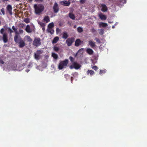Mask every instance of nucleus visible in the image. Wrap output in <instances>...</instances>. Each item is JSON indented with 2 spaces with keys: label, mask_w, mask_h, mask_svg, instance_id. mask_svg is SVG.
<instances>
[{
  "label": "nucleus",
  "mask_w": 147,
  "mask_h": 147,
  "mask_svg": "<svg viewBox=\"0 0 147 147\" xmlns=\"http://www.w3.org/2000/svg\"><path fill=\"white\" fill-rule=\"evenodd\" d=\"M14 40L16 43L19 44V47L20 48H23L26 45L24 41L20 36L15 35Z\"/></svg>",
  "instance_id": "obj_1"
},
{
  "label": "nucleus",
  "mask_w": 147,
  "mask_h": 147,
  "mask_svg": "<svg viewBox=\"0 0 147 147\" xmlns=\"http://www.w3.org/2000/svg\"><path fill=\"white\" fill-rule=\"evenodd\" d=\"M35 12L36 14H40L44 10V6L42 4H35L34 6Z\"/></svg>",
  "instance_id": "obj_2"
},
{
  "label": "nucleus",
  "mask_w": 147,
  "mask_h": 147,
  "mask_svg": "<svg viewBox=\"0 0 147 147\" xmlns=\"http://www.w3.org/2000/svg\"><path fill=\"white\" fill-rule=\"evenodd\" d=\"M68 63V60L67 59L60 61L59 64L58 68L59 69H62L64 68H65Z\"/></svg>",
  "instance_id": "obj_3"
},
{
  "label": "nucleus",
  "mask_w": 147,
  "mask_h": 147,
  "mask_svg": "<svg viewBox=\"0 0 147 147\" xmlns=\"http://www.w3.org/2000/svg\"><path fill=\"white\" fill-rule=\"evenodd\" d=\"M54 27V24L53 22L50 23L48 26V28L47 31L49 33H50L51 34H53L54 31L52 29V28Z\"/></svg>",
  "instance_id": "obj_4"
},
{
  "label": "nucleus",
  "mask_w": 147,
  "mask_h": 147,
  "mask_svg": "<svg viewBox=\"0 0 147 147\" xmlns=\"http://www.w3.org/2000/svg\"><path fill=\"white\" fill-rule=\"evenodd\" d=\"M2 36H0V41L3 40L4 43H7L8 40L7 34L6 32H5Z\"/></svg>",
  "instance_id": "obj_5"
},
{
  "label": "nucleus",
  "mask_w": 147,
  "mask_h": 147,
  "mask_svg": "<svg viewBox=\"0 0 147 147\" xmlns=\"http://www.w3.org/2000/svg\"><path fill=\"white\" fill-rule=\"evenodd\" d=\"M33 45L36 47H38L41 45V40L40 38H35L33 41Z\"/></svg>",
  "instance_id": "obj_6"
},
{
  "label": "nucleus",
  "mask_w": 147,
  "mask_h": 147,
  "mask_svg": "<svg viewBox=\"0 0 147 147\" xmlns=\"http://www.w3.org/2000/svg\"><path fill=\"white\" fill-rule=\"evenodd\" d=\"M43 51L41 50L37 51L36 53H34V58L36 60H39L40 59V55L42 54Z\"/></svg>",
  "instance_id": "obj_7"
},
{
  "label": "nucleus",
  "mask_w": 147,
  "mask_h": 147,
  "mask_svg": "<svg viewBox=\"0 0 147 147\" xmlns=\"http://www.w3.org/2000/svg\"><path fill=\"white\" fill-rule=\"evenodd\" d=\"M75 39L73 37L68 38L66 41V43L68 46H71L74 42Z\"/></svg>",
  "instance_id": "obj_8"
},
{
  "label": "nucleus",
  "mask_w": 147,
  "mask_h": 147,
  "mask_svg": "<svg viewBox=\"0 0 147 147\" xmlns=\"http://www.w3.org/2000/svg\"><path fill=\"white\" fill-rule=\"evenodd\" d=\"M53 9L55 13H57L59 10V8L58 4L57 3L55 2L53 7Z\"/></svg>",
  "instance_id": "obj_9"
},
{
  "label": "nucleus",
  "mask_w": 147,
  "mask_h": 147,
  "mask_svg": "<svg viewBox=\"0 0 147 147\" xmlns=\"http://www.w3.org/2000/svg\"><path fill=\"white\" fill-rule=\"evenodd\" d=\"M100 7L101 10L103 12L107 11L108 10V8L107 6L105 4H101Z\"/></svg>",
  "instance_id": "obj_10"
},
{
  "label": "nucleus",
  "mask_w": 147,
  "mask_h": 147,
  "mask_svg": "<svg viewBox=\"0 0 147 147\" xmlns=\"http://www.w3.org/2000/svg\"><path fill=\"white\" fill-rule=\"evenodd\" d=\"M83 43V42L81 40L79 39H77L75 42V45L76 47H78L81 44Z\"/></svg>",
  "instance_id": "obj_11"
},
{
  "label": "nucleus",
  "mask_w": 147,
  "mask_h": 147,
  "mask_svg": "<svg viewBox=\"0 0 147 147\" xmlns=\"http://www.w3.org/2000/svg\"><path fill=\"white\" fill-rule=\"evenodd\" d=\"M60 3L61 5L65 6H69L70 4L69 1H67L66 0L61 1Z\"/></svg>",
  "instance_id": "obj_12"
},
{
  "label": "nucleus",
  "mask_w": 147,
  "mask_h": 147,
  "mask_svg": "<svg viewBox=\"0 0 147 147\" xmlns=\"http://www.w3.org/2000/svg\"><path fill=\"white\" fill-rule=\"evenodd\" d=\"M6 8L7 11H8L10 15H12V7L11 5H8L7 7Z\"/></svg>",
  "instance_id": "obj_13"
},
{
  "label": "nucleus",
  "mask_w": 147,
  "mask_h": 147,
  "mask_svg": "<svg viewBox=\"0 0 147 147\" xmlns=\"http://www.w3.org/2000/svg\"><path fill=\"white\" fill-rule=\"evenodd\" d=\"M99 17L102 20H105L107 19L106 16L101 13H99Z\"/></svg>",
  "instance_id": "obj_14"
},
{
  "label": "nucleus",
  "mask_w": 147,
  "mask_h": 147,
  "mask_svg": "<svg viewBox=\"0 0 147 147\" xmlns=\"http://www.w3.org/2000/svg\"><path fill=\"white\" fill-rule=\"evenodd\" d=\"M26 31L28 33H31L32 32V30L30 28V26L29 25L26 26L25 29Z\"/></svg>",
  "instance_id": "obj_15"
},
{
  "label": "nucleus",
  "mask_w": 147,
  "mask_h": 147,
  "mask_svg": "<svg viewBox=\"0 0 147 147\" xmlns=\"http://www.w3.org/2000/svg\"><path fill=\"white\" fill-rule=\"evenodd\" d=\"M86 52L90 55H92L94 53V51L92 49L89 48H87L86 49Z\"/></svg>",
  "instance_id": "obj_16"
},
{
  "label": "nucleus",
  "mask_w": 147,
  "mask_h": 147,
  "mask_svg": "<svg viewBox=\"0 0 147 147\" xmlns=\"http://www.w3.org/2000/svg\"><path fill=\"white\" fill-rule=\"evenodd\" d=\"M89 45L92 48H94L96 46L95 43L92 40H90L89 41Z\"/></svg>",
  "instance_id": "obj_17"
},
{
  "label": "nucleus",
  "mask_w": 147,
  "mask_h": 147,
  "mask_svg": "<svg viewBox=\"0 0 147 147\" xmlns=\"http://www.w3.org/2000/svg\"><path fill=\"white\" fill-rule=\"evenodd\" d=\"M74 68L76 69H78L81 67V65L76 62L74 63Z\"/></svg>",
  "instance_id": "obj_18"
},
{
  "label": "nucleus",
  "mask_w": 147,
  "mask_h": 147,
  "mask_svg": "<svg viewBox=\"0 0 147 147\" xmlns=\"http://www.w3.org/2000/svg\"><path fill=\"white\" fill-rule=\"evenodd\" d=\"M24 38L27 42H30L32 41V39L29 36H25Z\"/></svg>",
  "instance_id": "obj_19"
},
{
  "label": "nucleus",
  "mask_w": 147,
  "mask_h": 147,
  "mask_svg": "<svg viewBox=\"0 0 147 147\" xmlns=\"http://www.w3.org/2000/svg\"><path fill=\"white\" fill-rule=\"evenodd\" d=\"M94 72L92 70H88L87 71V75H88L89 74L91 76L94 75Z\"/></svg>",
  "instance_id": "obj_20"
},
{
  "label": "nucleus",
  "mask_w": 147,
  "mask_h": 147,
  "mask_svg": "<svg viewBox=\"0 0 147 147\" xmlns=\"http://www.w3.org/2000/svg\"><path fill=\"white\" fill-rule=\"evenodd\" d=\"M99 26L101 27V26L103 27H106L107 26V23L101 22L99 24Z\"/></svg>",
  "instance_id": "obj_21"
},
{
  "label": "nucleus",
  "mask_w": 147,
  "mask_h": 147,
  "mask_svg": "<svg viewBox=\"0 0 147 147\" xmlns=\"http://www.w3.org/2000/svg\"><path fill=\"white\" fill-rule=\"evenodd\" d=\"M43 20L46 22V23L49 22L50 20L49 17L48 16H45L43 19Z\"/></svg>",
  "instance_id": "obj_22"
},
{
  "label": "nucleus",
  "mask_w": 147,
  "mask_h": 147,
  "mask_svg": "<svg viewBox=\"0 0 147 147\" xmlns=\"http://www.w3.org/2000/svg\"><path fill=\"white\" fill-rule=\"evenodd\" d=\"M69 16L72 20H74L75 19V17L74 15L71 13H69Z\"/></svg>",
  "instance_id": "obj_23"
},
{
  "label": "nucleus",
  "mask_w": 147,
  "mask_h": 147,
  "mask_svg": "<svg viewBox=\"0 0 147 147\" xmlns=\"http://www.w3.org/2000/svg\"><path fill=\"white\" fill-rule=\"evenodd\" d=\"M68 36L66 32H64L63 33L62 38L65 39H66L68 37Z\"/></svg>",
  "instance_id": "obj_24"
},
{
  "label": "nucleus",
  "mask_w": 147,
  "mask_h": 147,
  "mask_svg": "<svg viewBox=\"0 0 147 147\" xmlns=\"http://www.w3.org/2000/svg\"><path fill=\"white\" fill-rule=\"evenodd\" d=\"M59 39V38L58 37H55L52 41L53 43H56L58 41Z\"/></svg>",
  "instance_id": "obj_25"
},
{
  "label": "nucleus",
  "mask_w": 147,
  "mask_h": 147,
  "mask_svg": "<svg viewBox=\"0 0 147 147\" xmlns=\"http://www.w3.org/2000/svg\"><path fill=\"white\" fill-rule=\"evenodd\" d=\"M52 56L55 59H57L58 58L57 55L54 53H52Z\"/></svg>",
  "instance_id": "obj_26"
},
{
  "label": "nucleus",
  "mask_w": 147,
  "mask_h": 147,
  "mask_svg": "<svg viewBox=\"0 0 147 147\" xmlns=\"http://www.w3.org/2000/svg\"><path fill=\"white\" fill-rule=\"evenodd\" d=\"M24 21L26 23L28 24L30 22V19L28 18H25L24 20Z\"/></svg>",
  "instance_id": "obj_27"
},
{
  "label": "nucleus",
  "mask_w": 147,
  "mask_h": 147,
  "mask_svg": "<svg viewBox=\"0 0 147 147\" xmlns=\"http://www.w3.org/2000/svg\"><path fill=\"white\" fill-rule=\"evenodd\" d=\"M106 71V69H104L103 70H100V71L99 72V74H100L101 75H102V74H105Z\"/></svg>",
  "instance_id": "obj_28"
},
{
  "label": "nucleus",
  "mask_w": 147,
  "mask_h": 147,
  "mask_svg": "<svg viewBox=\"0 0 147 147\" xmlns=\"http://www.w3.org/2000/svg\"><path fill=\"white\" fill-rule=\"evenodd\" d=\"M77 31L81 33L83 32V30L81 27H79L77 28Z\"/></svg>",
  "instance_id": "obj_29"
},
{
  "label": "nucleus",
  "mask_w": 147,
  "mask_h": 147,
  "mask_svg": "<svg viewBox=\"0 0 147 147\" xmlns=\"http://www.w3.org/2000/svg\"><path fill=\"white\" fill-rule=\"evenodd\" d=\"M38 23L42 27H45V24L40 21L38 22Z\"/></svg>",
  "instance_id": "obj_30"
},
{
  "label": "nucleus",
  "mask_w": 147,
  "mask_h": 147,
  "mask_svg": "<svg viewBox=\"0 0 147 147\" xmlns=\"http://www.w3.org/2000/svg\"><path fill=\"white\" fill-rule=\"evenodd\" d=\"M13 30L14 31L15 33V35H18V36H19V33L17 31V28H15V29H14Z\"/></svg>",
  "instance_id": "obj_31"
},
{
  "label": "nucleus",
  "mask_w": 147,
  "mask_h": 147,
  "mask_svg": "<svg viewBox=\"0 0 147 147\" xmlns=\"http://www.w3.org/2000/svg\"><path fill=\"white\" fill-rule=\"evenodd\" d=\"M99 30V34H100L102 35L104 33V31L103 30L101 29Z\"/></svg>",
  "instance_id": "obj_32"
},
{
  "label": "nucleus",
  "mask_w": 147,
  "mask_h": 147,
  "mask_svg": "<svg viewBox=\"0 0 147 147\" xmlns=\"http://www.w3.org/2000/svg\"><path fill=\"white\" fill-rule=\"evenodd\" d=\"M94 40H96V42L98 43H101L100 40L97 37L95 38Z\"/></svg>",
  "instance_id": "obj_33"
},
{
  "label": "nucleus",
  "mask_w": 147,
  "mask_h": 147,
  "mask_svg": "<svg viewBox=\"0 0 147 147\" xmlns=\"http://www.w3.org/2000/svg\"><path fill=\"white\" fill-rule=\"evenodd\" d=\"M54 50L56 52H57L59 50V48L56 46L54 47Z\"/></svg>",
  "instance_id": "obj_34"
},
{
  "label": "nucleus",
  "mask_w": 147,
  "mask_h": 147,
  "mask_svg": "<svg viewBox=\"0 0 147 147\" xmlns=\"http://www.w3.org/2000/svg\"><path fill=\"white\" fill-rule=\"evenodd\" d=\"M8 31L9 32L10 34L13 32V30H12L10 28H8Z\"/></svg>",
  "instance_id": "obj_35"
},
{
  "label": "nucleus",
  "mask_w": 147,
  "mask_h": 147,
  "mask_svg": "<svg viewBox=\"0 0 147 147\" xmlns=\"http://www.w3.org/2000/svg\"><path fill=\"white\" fill-rule=\"evenodd\" d=\"M92 68L95 71H96L98 69V68L96 66H93L92 67Z\"/></svg>",
  "instance_id": "obj_36"
},
{
  "label": "nucleus",
  "mask_w": 147,
  "mask_h": 147,
  "mask_svg": "<svg viewBox=\"0 0 147 147\" xmlns=\"http://www.w3.org/2000/svg\"><path fill=\"white\" fill-rule=\"evenodd\" d=\"M4 29L3 28H2L0 31L1 34L2 35H3V34H4V33H5V32H4Z\"/></svg>",
  "instance_id": "obj_37"
},
{
  "label": "nucleus",
  "mask_w": 147,
  "mask_h": 147,
  "mask_svg": "<svg viewBox=\"0 0 147 147\" xmlns=\"http://www.w3.org/2000/svg\"><path fill=\"white\" fill-rule=\"evenodd\" d=\"M1 12L3 14V15H4L5 14V11H4V9L3 8H2L1 9Z\"/></svg>",
  "instance_id": "obj_38"
},
{
  "label": "nucleus",
  "mask_w": 147,
  "mask_h": 147,
  "mask_svg": "<svg viewBox=\"0 0 147 147\" xmlns=\"http://www.w3.org/2000/svg\"><path fill=\"white\" fill-rule=\"evenodd\" d=\"M91 31L92 33H94L96 32V30L93 28L91 29Z\"/></svg>",
  "instance_id": "obj_39"
},
{
  "label": "nucleus",
  "mask_w": 147,
  "mask_h": 147,
  "mask_svg": "<svg viewBox=\"0 0 147 147\" xmlns=\"http://www.w3.org/2000/svg\"><path fill=\"white\" fill-rule=\"evenodd\" d=\"M69 59L71 62H74V58L71 56H70L69 57Z\"/></svg>",
  "instance_id": "obj_40"
},
{
  "label": "nucleus",
  "mask_w": 147,
  "mask_h": 147,
  "mask_svg": "<svg viewBox=\"0 0 147 147\" xmlns=\"http://www.w3.org/2000/svg\"><path fill=\"white\" fill-rule=\"evenodd\" d=\"M126 1L127 0H121L120 2L122 3H125L126 2Z\"/></svg>",
  "instance_id": "obj_41"
},
{
  "label": "nucleus",
  "mask_w": 147,
  "mask_h": 147,
  "mask_svg": "<svg viewBox=\"0 0 147 147\" xmlns=\"http://www.w3.org/2000/svg\"><path fill=\"white\" fill-rule=\"evenodd\" d=\"M24 24H20L19 25V27L20 28H23Z\"/></svg>",
  "instance_id": "obj_42"
},
{
  "label": "nucleus",
  "mask_w": 147,
  "mask_h": 147,
  "mask_svg": "<svg viewBox=\"0 0 147 147\" xmlns=\"http://www.w3.org/2000/svg\"><path fill=\"white\" fill-rule=\"evenodd\" d=\"M19 32L20 34H22L23 32V31L22 30L20 29L19 30Z\"/></svg>",
  "instance_id": "obj_43"
},
{
  "label": "nucleus",
  "mask_w": 147,
  "mask_h": 147,
  "mask_svg": "<svg viewBox=\"0 0 147 147\" xmlns=\"http://www.w3.org/2000/svg\"><path fill=\"white\" fill-rule=\"evenodd\" d=\"M70 68L71 69H73L74 68V64H73V65H70Z\"/></svg>",
  "instance_id": "obj_44"
},
{
  "label": "nucleus",
  "mask_w": 147,
  "mask_h": 147,
  "mask_svg": "<svg viewBox=\"0 0 147 147\" xmlns=\"http://www.w3.org/2000/svg\"><path fill=\"white\" fill-rule=\"evenodd\" d=\"M80 2L82 3H84L85 2V0H80Z\"/></svg>",
  "instance_id": "obj_45"
},
{
  "label": "nucleus",
  "mask_w": 147,
  "mask_h": 147,
  "mask_svg": "<svg viewBox=\"0 0 147 147\" xmlns=\"http://www.w3.org/2000/svg\"><path fill=\"white\" fill-rule=\"evenodd\" d=\"M0 63H1L3 64L4 63V62L1 59L0 60Z\"/></svg>",
  "instance_id": "obj_46"
},
{
  "label": "nucleus",
  "mask_w": 147,
  "mask_h": 147,
  "mask_svg": "<svg viewBox=\"0 0 147 147\" xmlns=\"http://www.w3.org/2000/svg\"><path fill=\"white\" fill-rule=\"evenodd\" d=\"M35 1L36 2H42L43 1V0H35Z\"/></svg>",
  "instance_id": "obj_47"
},
{
  "label": "nucleus",
  "mask_w": 147,
  "mask_h": 147,
  "mask_svg": "<svg viewBox=\"0 0 147 147\" xmlns=\"http://www.w3.org/2000/svg\"><path fill=\"white\" fill-rule=\"evenodd\" d=\"M84 50V49L83 48H81L80 49H79L78 51H83Z\"/></svg>",
  "instance_id": "obj_48"
},
{
  "label": "nucleus",
  "mask_w": 147,
  "mask_h": 147,
  "mask_svg": "<svg viewBox=\"0 0 147 147\" xmlns=\"http://www.w3.org/2000/svg\"><path fill=\"white\" fill-rule=\"evenodd\" d=\"M42 27V30L43 31H44L45 30V27Z\"/></svg>",
  "instance_id": "obj_49"
},
{
  "label": "nucleus",
  "mask_w": 147,
  "mask_h": 147,
  "mask_svg": "<svg viewBox=\"0 0 147 147\" xmlns=\"http://www.w3.org/2000/svg\"><path fill=\"white\" fill-rule=\"evenodd\" d=\"M16 28H15V26H12V28L13 30L14 29H15Z\"/></svg>",
  "instance_id": "obj_50"
},
{
  "label": "nucleus",
  "mask_w": 147,
  "mask_h": 147,
  "mask_svg": "<svg viewBox=\"0 0 147 147\" xmlns=\"http://www.w3.org/2000/svg\"><path fill=\"white\" fill-rule=\"evenodd\" d=\"M68 76V74H66L65 75V77H66L67 76Z\"/></svg>",
  "instance_id": "obj_51"
},
{
  "label": "nucleus",
  "mask_w": 147,
  "mask_h": 147,
  "mask_svg": "<svg viewBox=\"0 0 147 147\" xmlns=\"http://www.w3.org/2000/svg\"><path fill=\"white\" fill-rule=\"evenodd\" d=\"M108 22L109 23H111L113 22H110V21H109Z\"/></svg>",
  "instance_id": "obj_52"
},
{
  "label": "nucleus",
  "mask_w": 147,
  "mask_h": 147,
  "mask_svg": "<svg viewBox=\"0 0 147 147\" xmlns=\"http://www.w3.org/2000/svg\"><path fill=\"white\" fill-rule=\"evenodd\" d=\"M30 2L32 1L33 0H28Z\"/></svg>",
  "instance_id": "obj_53"
},
{
  "label": "nucleus",
  "mask_w": 147,
  "mask_h": 147,
  "mask_svg": "<svg viewBox=\"0 0 147 147\" xmlns=\"http://www.w3.org/2000/svg\"><path fill=\"white\" fill-rule=\"evenodd\" d=\"M115 27L114 26H112V28H115Z\"/></svg>",
  "instance_id": "obj_54"
},
{
  "label": "nucleus",
  "mask_w": 147,
  "mask_h": 147,
  "mask_svg": "<svg viewBox=\"0 0 147 147\" xmlns=\"http://www.w3.org/2000/svg\"><path fill=\"white\" fill-rule=\"evenodd\" d=\"M9 0H3V1H8Z\"/></svg>",
  "instance_id": "obj_55"
},
{
  "label": "nucleus",
  "mask_w": 147,
  "mask_h": 147,
  "mask_svg": "<svg viewBox=\"0 0 147 147\" xmlns=\"http://www.w3.org/2000/svg\"><path fill=\"white\" fill-rule=\"evenodd\" d=\"M29 71V70H26V71L27 72H28Z\"/></svg>",
  "instance_id": "obj_56"
},
{
  "label": "nucleus",
  "mask_w": 147,
  "mask_h": 147,
  "mask_svg": "<svg viewBox=\"0 0 147 147\" xmlns=\"http://www.w3.org/2000/svg\"><path fill=\"white\" fill-rule=\"evenodd\" d=\"M16 1H20V0H15Z\"/></svg>",
  "instance_id": "obj_57"
},
{
  "label": "nucleus",
  "mask_w": 147,
  "mask_h": 147,
  "mask_svg": "<svg viewBox=\"0 0 147 147\" xmlns=\"http://www.w3.org/2000/svg\"><path fill=\"white\" fill-rule=\"evenodd\" d=\"M76 27V25L74 26V28H75Z\"/></svg>",
  "instance_id": "obj_58"
},
{
  "label": "nucleus",
  "mask_w": 147,
  "mask_h": 147,
  "mask_svg": "<svg viewBox=\"0 0 147 147\" xmlns=\"http://www.w3.org/2000/svg\"><path fill=\"white\" fill-rule=\"evenodd\" d=\"M59 25L60 26H61V23H60Z\"/></svg>",
  "instance_id": "obj_59"
},
{
  "label": "nucleus",
  "mask_w": 147,
  "mask_h": 147,
  "mask_svg": "<svg viewBox=\"0 0 147 147\" xmlns=\"http://www.w3.org/2000/svg\"><path fill=\"white\" fill-rule=\"evenodd\" d=\"M58 29V28H56V31H57V30Z\"/></svg>",
  "instance_id": "obj_60"
},
{
  "label": "nucleus",
  "mask_w": 147,
  "mask_h": 147,
  "mask_svg": "<svg viewBox=\"0 0 147 147\" xmlns=\"http://www.w3.org/2000/svg\"><path fill=\"white\" fill-rule=\"evenodd\" d=\"M0 15H1V13H0Z\"/></svg>",
  "instance_id": "obj_61"
}]
</instances>
